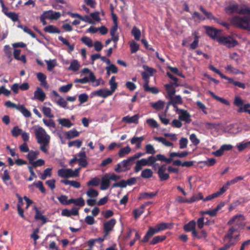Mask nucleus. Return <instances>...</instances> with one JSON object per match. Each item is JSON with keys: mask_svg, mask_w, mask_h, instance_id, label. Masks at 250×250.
<instances>
[{"mask_svg": "<svg viewBox=\"0 0 250 250\" xmlns=\"http://www.w3.org/2000/svg\"><path fill=\"white\" fill-rule=\"evenodd\" d=\"M202 215L197 220V227L196 228V223L194 220H191L184 226V229L187 232H191L194 238L201 239L203 234V211H200Z\"/></svg>", "mask_w": 250, "mask_h": 250, "instance_id": "f257e3e1", "label": "nucleus"}, {"mask_svg": "<svg viewBox=\"0 0 250 250\" xmlns=\"http://www.w3.org/2000/svg\"><path fill=\"white\" fill-rule=\"evenodd\" d=\"M172 227V224L167 223H161L158 224L154 228L150 227L148 228L145 235L143 238L140 240V241L143 243H147L149 241L150 238L154 234L166 229H170Z\"/></svg>", "mask_w": 250, "mask_h": 250, "instance_id": "f03ea898", "label": "nucleus"}, {"mask_svg": "<svg viewBox=\"0 0 250 250\" xmlns=\"http://www.w3.org/2000/svg\"><path fill=\"white\" fill-rule=\"evenodd\" d=\"M36 138L37 139V142L41 144L40 149L44 153H47L48 150L46 148L50 142V137L46 132L44 129L42 127H38L35 130Z\"/></svg>", "mask_w": 250, "mask_h": 250, "instance_id": "7ed1b4c3", "label": "nucleus"}, {"mask_svg": "<svg viewBox=\"0 0 250 250\" xmlns=\"http://www.w3.org/2000/svg\"><path fill=\"white\" fill-rule=\"evenodd\" d=\"M230 22L236 27L250 31V16H235L230 19Z\"/></svg>", "mask_w": 250, "mask_h": 250, "instance_id": "20e7f679", "label": "nucleus"}, {"mask_svg": "<svg viewBox=\"0 0 250 250\" xmlns=\"http://www.w3.org/2000/svg\"><path fill=\"white\" fill-rule=\"evenodd\" d=\"M218 42L228 48L234 47L238 44V42L231 36L221 37L218 39Z\"/></svg>", "mask_w": 250, "mask_h": 250, "instance_id": "39448f33", "label": "nucleus"}, {"mask_svg": "<svg viewBox=\"0 0 250 250\" xmlns=\"http://www.w3.org/2000/svg\"><path fill=\"white\" fill-rule=\"evenodd\" d=\"M245 219V217L243 215L241 214L236 215L228 222L227 225L230 226L236 221V223L234 226H236L237 229L240 228H243L245 225V223L243 222Z\"/></svg>", "mask_w": 250, "mask_h": 250, "instance_id": "423d86ee", "label": "nucleus"}, {"mask_svg": "<svg viewBox=\"0 0 250 250\" xmlns=\"http://www.w3.org/2000/svg\"><path fill=\"white\" fill-rule=\"evenodd\" d=\"M75 156L78 158L79 165L81 167H86L88 165L87 160V157L84 151H81L75 154Z\"/></svg>", "mask_w": 250, "mask_h": 250, "instance_id": "0eeeda50", "label": "nucleus"}, {"mask_svg": "<svg viewBox=\"0 0 250 250\" xmlns=\"http://www.w3.org/2000/svg\"><path fill=\"white\" fill-rule=\"evenodd\" d=\"M204 28L206 30L207 34L209 37L214 40H216L218 42V39L221 37L219 35V33L220 32L219 30L208 26H204Z\"/></svg>", "mask_w": 250, "mask_h": 250, "instance_id": "6e6552de", "label": "nucleus"}, {"mask_svg": "<svg viewBox=\"0 0 250 250\" xmlns=\"http://www.w3.org/2000/svg\"><path fill=\"white\" fill-rule=\"evenodd\" d=\"M132 163H129L126 159L124 160L121 163L117 165L115 171L117 173L125 172L130 169Z\"/></svg>", "mask_w": 250, "mask_h": 250, "instance_id": "1a4fd4ad", "label": "nucleus"}, {"mask_svg": "<svg viewBox=\"0 0 250 250\" xmlns=\"http://www.w3.org/2000/svg\"><path fill=\"white\" fill-rule=\"evenodd\" d=\"M116 223V220L114 218H112L104 224V236H107L109 232L113 230Z\"/></svg>", "mask_w": 250, "mask_h": 250, "instance_id": "9d476101", "label": "nucleus"}, {"mask_svg": "<svg viewBox=\"0 0 250 250\" xmlns=\"http://www.w3.org/2000/svg\"><path fill=\"white\" fill-rule=\"evenodd\" d=\"M225 202H220L218 205L216 206L215 208L213 209L204 211V214H208L210 217H215L218 212L221 209V208L225 206Z\"/></svg>", "mask_w": 250, "mask_h": 250, "instance_id": "9b49d317", "label": "nucleus"}, {"mask_svg": "<svg viewBox=\"0 0 250 250\" xmlns=\"http://www.w3.org/2000/svg\"><path fill=\"white\" fill-rule=\"evenodd\" d=\"M46 98V95L43 90L39 87L37 88L34 92V98L33 99H37L41 102H43Z\"/></svg>", "mask_w": 250, "mask_h": 250, "instance_id": "f8f14e48", "label": "nucleus"}, {"mask_svg": "<svg viewBox=\"0 0 250 250\" xmlns=\"http://www.w3.org/2000/svg\"><path fill=\"white\" fill-rule=\"evenodd\" d=\"M107 174H105L102 177L100 189L105 190L108 188L110 182Z\"/></svg>", "mask_w": 250, "mask_h": 250, "instance_id": "ddd939ff", "label": "nucleus"}, {"mask_svg": "<svg viewBox=\"0 0 250 250\" xmlns=\"http://www.w3.org/2000/svg\"><path fill=\"white\" fill-rule=\"evenodd\" d=\"M239 5L237 3L230 4L225 8V12L228 15H232L234 13H238Z\"/></svg>", "mask_w": 250, "mask_h": 250, "instance_id": "4468645a", "label": "nucleus"}, {"mask_svg": "<svg viewBox=\"0 0 250 250\" xmlns=\"http://www.w3.org/2000/svg\"><path fill=\"white\" fill-rule=\"evenodd\" d=\"M180 111L181 114L179 116V120L182 121H185L187 123H190L191 120L190 119V115L188 111L184 109H180Z\"/></svg>", "mask_w": 250, "mask_h": 250, "instance_id": "2eb2a0df", "label": "nucleus"}, {"mask_svg": "<svg viewBox=\"0 0 250 250\" xmlns=\"http://www.w3.org/2000/svg\"><path fill=\"white\" fill-rule=\"evenodd\" d=\"M139 118V116L138 114H136L133 115L132 117H130L129 116H126L122 118V121L128 123V124H138V120Z\"/></svg>", "mask_w": 250, "mask_h": 250, "instance_id": "dca6fc26", "label": "nucleus"}, {"mask_svg": "<svg viewBox=\"0 0 250 250\" xmlns=\"http://www.w3.org/2000/svg\"><path fill=\"white\" fill-rule=\"evenodd\" d=\"M244 178L242 176H237L234 178V179L228 181L225 184H224L222 188L225 191V192L226 191V190L228 189L229 186L231 185H233L235 183H236L238 181L242 180Z\"/></svg>", "mask_w": 250, "mask_h": 250, "instance_id": "f3484780", "label": "nucleus"}, {"mask_svg": "<svg viewBox=\"0 0 250 250\" xmlns=\"http://www.w3.org/2000/svg\"><path fill=\"white\" fill-rule=\"evenodd\" d=\"M47 14V19L50 20H58L61 17V13L59 12L53 11V10H49L45 11Z\"/></svg>", "mask_w": 250, "mask_h": 250, "instance_id": "a211bd4d", "label": "nucleus"}, {"mask_svg": "<svg viewBox=\"0 0 250 250\" xmlns=\"http://www.w3.org/2000/svg\"><path fill=\"white\" fill-rule=\"evenodd\" d=\"M174 85H175L173 84L172 82L165 85V87L168 93L169 98L173 96L176 93V90L174 87Z\"/></svg>", "mask_w": 250, "mask_h": 250, "instance_id": "6ab92c4d", "label": "nucleus"}, {"mask_svg": "<svg viewBox=\"0 0 250 250\" xmlns=\"http://www.w3.org/2000/svg\"><path fill=\"white\" fill-rule=\"evenodd\" d=\"M166 238V236L164 235L156 236L152 238V239L149 242V244L150 245H156L165 240Z\"/></svg>", "mask_w": 250, "mask_h": 250, "instance_id": "aec40b11", "label": "nucleus"}, {"mask_svg": "<svg viewBox=\"0 0 250 250\" xmlns=\"http://www.w3.org/2000/svg\"><path fill=\"white\" fill-rule=\"evenodd\" d=\"M43 30L44 32L50 34H59L61 33L60 30L58 28L53 25H49L48 26L45 27Z\"/></svg>", "mask_w": 250, "mask_h": 250, "instance_id": "412c9836", "label": "nucleus"}, {"mask_svg": "<svg viewBox=\"0 0 250 250\" xmlns=\"http://www.w3.org/2000/svg\"><path fill=\"white\" fill-rule=\"evenodd\" d=\"M34 208L36 211V214L35 215V220H41L42 221L43 224L46 223L47 218L44 215L41 214L39 208L36 206H34Z\"/></svg>", "mask_w": 250, "mask_h": 250, "instance_id": "4be33fe9", "label": "nucleus"}, {"mask_svg": "<svg viewBox=\"0 0 250 250\" xmlns=\"http://www.w3.org/2000/svg\"><path fill=\"white\" fill-rule=\"evenodd\" d=\"M65 134L67 139H71L78 137L80 135V132H78L75 128H73L70 130L65 132Z\"/></svg>", "mask_w": 250, "mask_h": 250, "instance_id": "5701e85b", "label": "nucleus"}, {"mask_svg": "<svg viewBox=\"0 0 250 250\" xmlns=\"http://www.w3.org/2000/svg\"><path fill=\"white\" fill-rule=\"evenodd\" d=\"M58 174L60 177L62 178H67L71 177L70 168L60 169L58 171Z\"/></svg>", "mask_w": 250, "mask_h": 250, "instance_id": "b1692460", "label": "nucleus"}, {"mask_svg": "<svg viewBox=\"0 0 250 250\" xmlns=\"http://www.w3.org/2000/svg\"><path fill=\"white\" fill-rule=\"evenodd\" d=\"M238 229L236 228V226L231 227L228 230V232L225 235L224 237V240L227 239L229 240H232L233 234L235 232L237 231Z\"/></svg>", "mask_w": 250, "mask_h": 250, "instance_id": "393cba45", "label": "nucleus"}, {"mask_svg": "<svg viewBox=\"0 0 250 250\" xmlns=\"http://www.w3.org/2000/svg\"><path fill=\"white\" fill-rule=\"evenodd\" d=\"M69 203L74 204L76 206L82 207L84 206L85 202L83 197H80L77 199L71 198L69 199Z\"/></svg>", "mask_w": 250, "mask_h": 250, "instance_id": "a878e982", "label": "nucleus"}, {"mask_svg": "<svg viewBox=\"0 0 250 250\" xmlns=\"http://www.w3.org/2000/svg\"><path fill=\"white\" fill-rule=\"evenodd\" d=\"M158 194V191L155 192H143L140 194L139 199H149L156 196Z\"/></svg>", "mask_w": 250, "mask_h": 250, "instance_id": "bb28decb", "label": "nucleus"}, {"mask_svg": "<svg viewBox=\"0 0 250 250\" xmlns=\"http://www.w3.org/2000/svg\"><path fill=\"white\" fill-rule=\"evenodd\" d=\"M95 94L99 97L104 98L111 95V92L109 91V90L104 89H101L97 90L95 92Z\"/></svg>", "mask_w": 250, "mask_h": 250, "instance_id": "cd10ccee", "label": "nucleus"}, {"mask_svg": "<svg viewBox=\"0 0 250 250\" xmlns=\"http://www.w3.org/2000/svg\"><path fill=\"white\" fill-rule=\"evenodd\" d=\"M61 183L65 185H70L74 188H79L81 187L80 183L76 181H70L68 180H62Z\"/></svg>", "mask_w": 250, "mask_h": 250, "instance_id": "c85d7f7f", "label": "nucleus"}, {"mask_svg": "<svg viewBox=\"0 0 250 250\" xmlns=\"http://www.w3.org/2000/svg\"><path fill=\"white\" fill-rule=\"evenodd\" d=\"M40 152L38 150L33 151L30 150L29 151L28 154L27 155V158L29 161V163L31 164L34 160H35L38 155H39Z\"/></svg>", "mask_w": 250, "mask_h": 250, "instance_id": "c756f323", "label": "nucleus"}, {"mask_svg": "<svg viewBox=\"0 0 250 250\" xmlns=\"http://www.w3.org/2000/svg\"><path fill=\"white\" fill-rule=\"evenodd\" d=\"M19 28L22 29L23 31L28 34L30 35L33 38L36 39L39 42H41L37 38L36 34L33 32V31L26 26H23L22 25H18Z\"/></svg>", "mask_w": 250, "mask_h": 250, "instance_id": "7c9ffc66", "label": "nucleus"}, {"mask_svg": "<svg viewBox=\"0 0 250 250\" xmlns=\"http://www.w3.org/2000/svg\"><path fill=\"white\" fill-rule=\"evenodd\" d=\"M225 192L223 188H221L220 190L212 194L207 196L206 198H204V202L206 201L210 200L212 199L216 198L219 196L222 195Z\"/></svg>", "mask_w": 250, "mask_h": 250, "instance_id": "2f4dec72", "label": "nucleus"}, {"mask_svg": "<svg viewBox=\"0 0 250 250\" xmlns=\"http://www.w3.org/2000/svg\"><path fill=\"white\" fill-rule=\"evenodd\" d=\"M18 110L21 112L26 118H29L31 116V112L28 110L23 105H20Z\"/></svg>", "mask_w": 250, "mask_h": 250, "instance_id": "473e14b6", "label": "nucleus"}, {"mask_svg": "<svg viewBox=\"0 0 250 250\" xmlns=\"http://www.w3.org/2000/svg\"><path fill=\"white\" fill-rule=\"evenodd\" d=\"M225 79L227 80L229 83L233 84L234 85L238 86L242 89H245L246 87L245 83L238 81H235L232 78L227 77V79Z\"/></svg>", "mask_w": 250, "mask_h": 250, "instance_id": "72a5a7b5", "label": "nucleus"}, {"mask_svg": "<svg viewBox=\"0 0 250 250\" xmlns=\"http://www.w3.org/2000/svg\"><path fill=\"white\" fill-rule=\"evenodd\" d=\"M80 67V64L77 60H73L70 63V66L68 68V70H72L76 72L78 70Z\"/></svg>", "mask_w": 250, "mask_h": 250, "instance_id": "f704fd0d", "label": "nucleus"}, {"mask_svg": "<svg viewBox=\"0 0 250 250\" xmlns=\"http://www.w3.org/2000/svg\"><path fill=\"white\" fill-rule=\"evenodd\" d=\"M176 201L180 203H192L196 201V199L194 197H192L191 198L189 199H184L182 196H178Z\"/></svg>", "mask_w": 250, "mask_h": 250, "instance_id": "c9c22d12", "label": "nucleus"}, {"mask_svg": "<svg viewBox=\"0 0 250 250\" xmlns=\"http://www.w3.org/2000/svg\"><path fill=\"white\" fill-rule=\"evenodd\" d=\"M143 87L145 91L149 92L152 94H157L159 92V90L156 87H150L149 84L144 83Z\"/></svg>", "mask_w": 250, "mask_h": 250, "instance_id": "e433bc0d", "label": "nucleus"}, {"mask_svg": "<svg viewBox=\"0 0 250 250\" xmlns=\"http://www.w3.org/2000/svg\"><path fill=\"white\" fill-rule=\"evenodd\" d=\"M58 121L59 122V124L61 125H62V126L66 127L67 128H70L73 125L71 121L68 119H58Z\"/></svg>", "mask_w": 250, "mask_h": 250, "instance_id": "4c0bfd02", "label": "nucleus"}, {"mask_svg": "<svg viewBox=\"0 0 250 250\" xmlns=\"http://www.w3.org/2000/svg\"><path fill=\"white\" fill-rule=\"evenodd\" d=\"M153 175V171L150 168H145L141 172V176L143 178L148 179Z\"/></svg>", "mask_w": 250, "mask_h": 250, "instance_id": "58836bf2", "label": "nucleus"}, {"mask_svg": "<svg viewBox=\"0 0 250 250\" xmlns=\"http://www.w3.org/2000/svg\"><path fill=\"white\" fill-rule=\"evenodd\" d=\"M164 105L165 102L160 100L156 103L151 104L152 107L157 110L162 109L164 107Z\"/></svg>", "mask_w": 250, "mask_h": 250, "instance_id": "ea45409f", "label": "nucleus"}, {"mask_svg": "<svg viewBox=\"0 0 250 250\" xmlns=\"http://www.w3.org/2000/svg\"><path fill=\"white\" fill-rule=\"evenodd\" d=\"M157 161H160L161 162H166L167 164L171 163L173 160L170 157L166 158L164 155L161 154H158L156 155Z\"/></svg>", "mask_w": 250, "mask_h": 250, "instance_id": "a19ab883", "label": "nucleus"}, {"mask_svg": "<svg viewBox=\"0 0 250 250\" xmlns=\"http://www.w3.org/2000/svg\"><path fill=\"white\" fill-rule=\"evenodd\" d=\"M131 34L134 36L135 39L137 41L140 40L141 32L140 30L136 26H134L131 31Z\"/></svg>", "mask_w": 250, "mask_h": 250, "instance_id": "79ce46f5", "label": "nucleus"}, {"mask_svg": "<svg viewBox=\"0 0 250 250\" xmlns=\"http://www.w3.org/2000/svg\"><path fill=\"white\" fill-rule=\"evenodd\" d=\"M188 152L187 151H183L182 152H171L169 153V156L170 157L171 159L173 157H179V158H184L188 156Z\"/></svg>", "mask_w": 250, "mask_h": 250, "instance_id": "37998d69", "label": "nucleus"}, {"mask_svg": "<svg viewBox=\"0 0 250 250\" xmlns=\"http://www.w3.org/2000/svg\"><path fill=\"white\" fill-rule=\"evenodd\" d=\"M154 139L155 141L162 143L166 146H173V143L167 141L165 138L162 137H154Z\"/></svg>", "mask_w": 250, "mask_h": 250, "instance_id": "c03bdc74", "label": "nucleus"}, {"mask_svg": "<svg viewBox=\"0 0 250 250\" xmlns=\"http://www.w3.org/2000/svg\"><path fill=\"white\" fill-rule=\"evenodd\" d=\"M238 14L241 15H249L250 16V7H248L245 5H244L239 8Z\"/></svg>", "mask_w": 250, "mask_h": 250, "instance_id": "a18cd8bd", "label": "nucleus"}, {"mask_svg": "<svg viewBox=\"0 0 250 250\" xmlns=\"http://www.w3.org/2000/svg\"><path fill=\"white\" fill-rule=\"evenodd\" d=\"M131 151V148L129 146H126L121 149L118 153L120 157H124L125 155L129 154Z\"/></svg>", "mask_w": 250, "mask_h": 250, "instance_id": "49530a36", "label": "nucleus"}, {"mask_svg": "<svg viewBox=\"0 0 250 250\" xmlns=\"http://www.w3.org/2000/svg\"><path fill=\"white\" fill-rule=\"evenodd\" d=\"M11 132L12 135L13 137L17 138L20 135H21L22 134V129L21 128H20L18 126H15L12 129Z\"/></svg>", "mask_w": 250, "mask_h": 250, "instance_id": "de8ad7c7", "label": "nucleus"}, {"mask_svg": "<svg viewBox=\"0 0 250 250\" xmlns=\"http://www.w3.org/2000/svg\"><path fill=\"white\" fill-rule=\"evenodd\" d=\"M144 212V208L141 206L138 208L135 209L133 211L134 217L137 219Z\"/></svg>", "mask_w": 250, "mask_h": 250, "instance_id": "09e8293b", "label": "nucleus"}, {"mask_svg": "<svg viewBox=\"0 0 250 250\" xmlns=\"http://www.w3.org/2000/svg\"><path fill=\"white\" fill-rule=\"evenodd\" d=\"M157 174L161 181H166L169 178V174L166 173L165 171L160 172L158 170Z\"/></svg>", "mask_w": 250, "mask_h": 250, "instance_id": "8fccbe9b", "label": "nucleus"}, {"mask_svg": "<svg viewBox=\"0 0 250 250\" xmlns=\"http://www.w3.org/2000/svg\"><path fill=\"white\" fill-rule=\"evenodd\" d=\"M57 199L62 205H68L71 204V203H69V199L67 200V196L66 195H62L58 197Z\"/></svg>", "mask_w": 250, "mask_h": 250, "instance_id": "3c124183", "label": "nucleus"}, {"mask_svg": "<svg viewBox=\"0 0 250 250\" xmlns=\"http://www.w3.org/2000/svg\"><path fill=\"white\" fill-rule=\"evenodd\" d=\"M237 241H233L229 240V242L226 243L223 247L219 249V250H228L231 247L236 245Z\"/></svg>", "mask_w": 250, "mask_h": 250, "instance_id": "603ef678", "label": "nucleus"}, {"mask_svg": "<svg viewBox=\"0 0 250 250\" xmlns=\"http://www.w3.org/2000/svg\"><path fill=\"white\" fill-rule=\"evenodd\" d=\"M130 47L131 53L133 54L139 50L140 46L135 41H132L130 44Z\"/></svg>", "mask_w": 250, "mask_h": 250, "instance_id": "864d4df0", "label": "nucleus"}, {"mask_svg": "<svg viewBox=\"0 0 250 250\" xmlns=\"http://www.w3.org/2000/svg\"><path fill=\"white\" fill-rule=\"evenodd\" d=\"M52 168H46L42 174H41V178L42 180H45L47 177H51L52 174Z\"/></svg>", "mask_w": 250, "mask_h": 250, "instance_id": "5fc2aeb1", "label": "nucleus"}, {"mask_svg": "<svg viewBox=\"0 0 250 250\" xmlns=\"http://www.w3.org/2000/svg\"><path fill=\"white\" fill-rule=\"evenodd\" d=\"M171 100L173 101V104L174 105L177 104H183V100L180 95H176L174 97L172 96L169 98Z\"/></svg>", "mask_w": 250, "mask_h": 250, "instance_id": "6e6d98bb", "label": "nucleus"}, {"mask_svg": "<svg viewBox=\"0 0 250 250\" xmlns=\"http://www.w3.org/2000/svg\"><path fill=\"white\" fill-rule=\"evenodd\" d=\"M83 143V141L80 140H76L73 141H70L68 143V147H70L73 146H75L77 148H79L81 147Z\"/></svg>", "mask_w": 250, "mask_h": 250, "instance_id": "4d7b16f0", "label": "nucleus"}, {"mask_svg": "<svg viewBox=\"0 0 250 250\" xmlns=\"http://www.w3.org/2000/svg\"><path fill=\"white\" fill-rule=\"evenodd\" d=\"M79 101L80 102V104H83L86 103L88 99V95L86 93H82L79 95L78 97Z\"/></svg>", "mask_w": 250, "mask_h": 250, "instance_id": "13d9d810", "label": "nucleus"}, {"mask_svg": "<svg viewBox=\"0 0 250 250\" xmlns=\"http://www.w3.org/2000/svg\"><path fill=\"white\" fill-rule=\"evenodd\" d=\"M99 194L98 191L94 188H91L86 192V195L90 198L96 197Z\"/></svg>", "mask_w": 250, "mask_h": 250, "instance_id": "bf43d9fd", "label": "nucleus"}, {"mask_svg": "<svg viewBox=\"0 0 250 250\" xmlns=\"http://www.w3.org/2000/svg\"><path fill=\"white\" fill-rule=\"evenodd\" d=\"M81 41L87 46L91 47L93 46L92 40L87 37L84 36L82 38Z\"/></svg>", "mask_w": 250, "mask_h": 250, "instance_id": "052dcab7", "label": "nucleus"}, {"mask_svg": "<svg viewBox=\"0 0 250 250\" xmlns=\"http://www.w3.org/2000/svg\"><path fill=\"white\" fill-rule=\"evenodd\" d=\"M100 179L97 177L92 178L91 180L87 183V186H95L97 187L99 185Z\"/></svg>", "mask_w": 250, "mask_h": 250, "instance_id": "680f3d73", "label": "nucleus"}, {"mask_svg": "<svg viewBox=\"0 0 250 250\" xmlns=\"http://www.w3.org/2000/svg\"><path fill=\"white\" fill-rule=\"evenodd\" d=\"M39 232V229H36L33 230V233L31 234L30 237L33 239L34 241V244L36 245L37 244V240L39 239L40 236L38 234Z\"/></svg>", "mask_w": 250, "mask_h": 250, "instance_id": "e2e57ef3", "label": "nucleus"}, {"mask_svg": "<svg viewBox=\"0 0 250 250\" xmlns=\"http://www.w3.org/2000/svg\"><path fill=\"white\" fill-rule=\"evenodd\" d=\"M42 121L44 125H46L47 126L52 127L54 128H55L56 127L55 122L52 119H49L47 120L46 119H43Z\"/></svg>", "mask_w": 250, "mask_h": 250, "instance_id": "0e129e2a", "label": "nucleus"}, {"mask_svg": "<svg viewBox=\"0 0 250 250\" xmlns=\"http://www.w3.org/2000/svg\"><path fill=\"white\" fill-rule=\"evenodd\" d=\"M146 152L147 154H154L156 153V151L151 144H147L146 146Z\"/></svg>", "mask_w": 250, "mask_h": 250, "instance_id": "69168bd1", "label": "nucleus"}, {"mask_svg": "<svg viewBox=\"0 0 250 250\" xmlns=\"http://www.w3.org/2000/svg\"><path fill=\"white\" fill-rule=\"evenodd\" d=\"M42 112L47 117L53 118L54 117L53 115L51 114V109L50 107H43L42 108Z\"/></svg>", "mask_w": 250, "mask_h": 250, "instance_id": "338daca9", "label": "nucleus"}, {"mask_svg": "<svg viewBox=\"0 0 250 250\" xmlns=\"http://www.w3.org/2000/svg\"><path fill=\"white\" fill-rule=\"evenodd\" d=\"M146 122L151 127L157 128L159 126L156 121L153 119H148L146 120Z\"/></svg>", "mask_w": 250, "mask_h": 250, "instance_id": "774afa93", "label": "nucleus"}]
</instances>
